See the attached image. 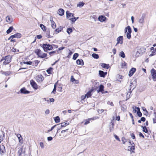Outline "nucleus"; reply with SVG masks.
Returning <instances> with one entry per match:
<instances>
[{
    "label": "nucleus",
    "mask_w": 156,
    "mask_h": 156,
    "mask_svg": "<svg viewBox=\"0 0 156 156\" xmlns=\"http://www.w3.org/2000/svg\"><path fill=\"white\" fill-rule=\"evenodd\" d=\"M6 150L4 145L0 146V156H4L6 154Z\"/></svg>",
    "instance_id": "obj_3"
},
{
    "label": "nucleus",
    "mask_w": 156,
    "mask_h": 156,
    "mask_svg": "<svg viewBox=\"0 0 156 156\" xmlns=\"http://www.w3.org/2000/svg\"><path fill=\"white\" fill-rule=\"evenodd\" d=\"M20 91L21 93L25 94H28L30 92V91L27 90L25 87L21 88Z\"/></svg>",
    "instance_id": "obj_12"
},
{
    "label": "nucleus",
    "mask_w": 156,
    "mask_h": 156,
    "mask_svg": "<svg viewBox=\"0 0 156 156\" xmlns=\"http://www.w3.org/2000/svg\"><path fill=\"white\" fill-rule=\"evenodd\" d=\"M130 87L129 89V92L130 94L132 92V91L131 90H132L133 89H134L135 88V86L133 84V82H131L130 83Z\"/></svg>",
    "instance_id": "obj_17"
},
{
    "label": "nucleus",
    "mask_w": 156,
    "mask_h": 156,
    "mask_svg": "<svg viewBox=\"0 0 156 156\" xmlns=\"http://www.w3.org/2000/svg\"><path fill=\"white\" fill-rule=\"evenodd\" d=\"M79 54L77 53H75L73 56V59L74 60H76L77 58L78 57Z\"/></svg>",
    "instance_id": "obj_35"
},
{
    "label": "nucleus",
    "mask_w": 156,
    "mask_h": 156,
    "mask_svg": "<svg viewBox=\"0 0 156 156\" xmlns=\"http://www.w3.org/2000/svg\"><path fill=\"white\" fill-rule=\"evenodd\" d=\"M119 55L120 56L123 58H125V53L122 51L121 52H120L119 54Z\"/></svg>",
    "instance_id": "obj_28"
},
{
    "label": "nucleus",
    "mask_w": 156,
    "mask_h": 156,
    "mask_svg": "<svg viewBox=\"0 0 156 156\" xmlns=\"http://www.w3.org/2000/svg\"><path fill=\"white\" fill-rule=\"evenodd\" d=\"M136 108L137 110V115L139 117H141L142 115V114L140 111V108L139 107H136Z\"/></svg>",
    "instance_id": "obj_23"
},
{
    "label": "nucleus",
    "mask_w": 156,
    "mask_h": 156,
    "mask_svg": "<svg viewBox=\"0 0 156 156\" xmlns=\"http://www.w3.org/2000/svg\"><path fill=\"white\" fill-rule=\"evenodd\" d=\"M24 148L23 146H19L16 147L18 150L17 152V155H20L22 154H23L24 151Z\"/></svg>",
    "instance_id": "obj_4"
},
{
    "label": "nucleus",
    "mask_w": 156,
    "mask_h": 156,
    "mask_svg": "<svg viewBox=\"0 0 156 156\" xmlns=\"http://www.w3.org/2000/svg\"><path fill=\"white\" fill-rule=\"evenodd\" d=\"M72 32L73 30L72 28H69L67 29V32L68 34H71V33Z\"/></svg>",
    "instance_id": "obj_31"
},
{
    "label": "nucleus",
    "mask_w": 156,
    "mask_h": 156,
    "mask_svg": "<svg viewBox=\"0 0 156 156\" xmlns=\"http://www.w3.org/2000/svg\"><path fill=\"white\" fill-rule=\"evenodd\" d=\"M106 18L103 16H100L98 17V19L101 22H103L105 21Z\"/></svg>",
    "instance_id": "obj_18"
},
{
    "label": "nucleus",
    "mask_w": 156,
    "mask_h": 156,
    "mask_svg": "<svg viewBox=\"0 0 156 156\" xmlns=\"http://www.w3.org/2000/svg\"><path fill=\"white\" fill-rule=\"evenodd\" d=\"M122 142L123 144H125V142H126V140L124 137H122Z\"/></svg>",
    "instance_id": "obj_49"
},
{
    "label": "nucleus",
    "mask_w": 156,
    "mask_h": 156,
    "mask_svg": "<svg viewBox=\"0 0 156 156\" xmlns=\"http://www.w3.org/2000/svg\"><path fill=\"white\" fill-rule=\"evenodd\" d=\"M6 21L8 23H10L13 21L12 19L9 16H7L6 17Z\"/></svg>",
    "instance_id": "obj_15"
},
{
    "label": "nucleus",
    "mask_w": 156,
    "mask_h": 156,
    "mask_svg": "<svg viewBox=\"0 0 156 156\" xmlns=\"http://www.w3.org/2000/svg\"><path fill=\"white\" fill-rule=\"evenodd\" d=\"M104 87L102 85H101L99 87V91L102 92L104 90Z\"/></svg>",
    "instance_id": "obj_32"
},
{
    "label": "nucleus",
    "mask_w": 156,
    "mask_h": 156,
    "mask_svg": "<svg viewBox=\"0 0 156 156\" xmlns=\"http://www.w3.org/2000/svg\"><path fill=\"white\" fill-rule=\"evenodd\" d=\"M47 139L48 141H50L52 140L53 139V138L51 136H49L48 137Z\"/></svg>",
    "instance_id": "obj_57"
},
{
    "label": "nucleus",
    "mask_w": 156,
    "mask_h": 156,
    "mask_svg": "<svg viewBox=\"0 0 156 156\" xmlns=\"http://www.w3.org/2000/svg\"><path fill=\"white\" fill-rule=\"evenodd\" d=\"M92 120V118L88 119H86V122L84 123L85 125H87L90 123V121Z\"/></svg>",
    "instance_id": "obj_37"
},
{
    "label": "nucleus",
    "mask_w": 156,
    "mask_h": 156,
    "mask_svg": "<svg viewBox=\"0 0 156 156\" xmlns=\"http://www.w3.org/2000/svg\"><path fill=\"white\" fill-rule=\"evenodd\" d=\"M30 84L35 89H37L38 88V86L36 83L33 80L30 81Z\"/></svg>",
    "instance_id": "obj_8"
},
{
    "label": "nucleus",
    "mask_w": 156,
    "mask_h": 156,
    "mask_svg": "<svg viewBox=\"0 0 156 156\" xmlns=\"http://www.w3.org/2000/svg\"><path fill=\"white\" fill-rule=\"evenodd\" d=\"M84 5V3L83 2H80L77 5V7H83Z\"/></svg>",
    "instance_id": "obj_33"
},
{
    "label": "nucleus",
    "mask_w": 156,
    "mask_h": 156,
    "mask_svg": "<svg viewBox=\"0 0 156 156\" xmlns=\"http://www.w3.org/2000/svg\"><path fill=\"white\" fill-rule=\"evenodd\" d=\"M18 156H28L27 152V150L26 148H24V151L23 154H22L20 155H18Z\"/></svg>",
    "instance_id": "obj_21"
},
{
    "label": "nucleus",
    "mask_w": 156,
    "mask_h": 156,
    "mask_svg": "<svg viewBox=\"0 0 156 156\" xmlns=\"http://www.w3.org/2000/svg\"><path fill=\"white\" fill-rule=\"evenodd\" d=\"M101 66L103 68L108 69L109 67V65L105 63H101Z\"/></svg>",
    "instance_id": "obj_22"
},
{
    "label": "nucleus",
    "mask_w": 156,
    "mask_h": 156,
    "mask_svg": "<svg viewBox=\"0 0 156 156\" xmlns=\"http://www.w3.org/2000/svg\"><path fill=\"white\" fill-rule=\"evenodd\" d=\"M142 109L143 111H144V112H145V114H147L148 113L146 109L144 107H142Z\"/></svg>",
    "instance_id": "obj_54"
},
{
    "label": "nucleus",
    "mask_w": 156,
    "mask_h": 156,
    "mask_svg": "<svg viewBox=\"0 0 156 156\" xmlns=\"http://www.w3.org/2000/svg\"><path fill=\"white\" fill-rule=\"evenodd\" d=\"M142 127L143 128V132H144L145 133H147L148 132V130L145 126H142Z\"/></svg>",
    "instance_id": "obj_41"
},
{
    "label": "nucleus",
    "mask_w": 156,
    "mask_h": 156,
    "mask_svg": "<svg viewBox=\"0 0 156 156\" xmlns=\"http://www.w3.org/2000/svg\"><path fill=\"white\" fill-rule=\"evenodd\" d=\"M50 101L49 100H47V102L48 103H49L50 102H53L54 101V99L53 98L49 99Z\"/></svg>",
    "instance_id": "obj_46"
},
{
    "label": "nucleus",
    "mask_w": 156,
    "mask_h": 156,
    "mask_svg": "<svg viewBox=\"0 0 156 156\" xmlns=\"http://www.w3.org/2000/svg\"><path fill=\"white\" fill-rule=\"evenodd\" d=\"M114 137H115V138L117 140L119 141H120V140L119 138V137L117 136L116 135H114Z\"/></svg>",
    "instance_id": "obj_55"
},
{
    "label": "nucleus",
    "mask_w": 156,
    "mask_h": 156,
    "mask_svg": "<svg viewBox=\"0 0 156 156\" xmlns=\"http://www.w3.org/2000/svg\"><path fill=\"white\" fill-rule=\"evenodd\" d=\"M151 52H152L155 55H156V48H155L154 49V50L152 51Z\"/></svg>",
    "instance_id": "obj_63"
},
{
    "label": "nucleus",
    "mask_w": 156,
    "mask_h": 156,
    "mask_svg": "<svg viewBox=\"0 0 156 156\" xmlns=\"http://www.w3.org/2000/svg\"><path fill=\"white\" fill-rule=\"evenodd\" d=\"M40 145L41 146V148L43 149L44 148V144L42 142H41L40 143Z\"/></svg>",
    "instance_id": "obj_50"
},
{
    "label": "nucleus",
    "mask_w": 156,
    "mask_h": 156,
    "mask_svg": "<svg viewBox=\"0 0 156 156\" xmlns=\"http://www.w3.org/2000/svg\"><path fill=\"white\" fill-rule=\"evenodd\" d=\"M50 113V111L49 109H47L45 112V114L46 115Z\"/></svg>",
    "instance_id": "obj_62"
},
{
    "label": "nucleus",
    "mask_w": 156,
    "mask_h": 156,
    "mask_svg": "<svg viewBox=\"0 0 156 156\" xmlns=\"http://www.w3.org/2000/svg\"><path fill=\"white\" fill-rule=\"evenodd\" d=\"M61 31L58 28L56 29L54 31V33H55L56 34H57L59 33Z\"/></svg>",
    "instance_id": "obj_47"
},
{
    "label": "nucleus",
    "mask_w": 156,
    "mask_h": 156,
    "mask_svg": "<svg viewBox=\"0 0 156 156\" xmlns=\"http://www.w3.org/2000/svg\"><path fill=\"white\" fill-rule=\"evenodd\" d=\"M36 79L38 82L42 81L44 80V78L41 75H39L36 76Z\"/></svg>",
    "instance_id": "obj_11"
},
{
    "label": "nucleus",
    "mask_w": 156,
    "mask_h": 156,
    "mask_svg": "<svg viewBox=\"0 0 156 156\" xmlns=\"http://www.w3.org/2000/svg\"><path fill=\"white\" fill-rule=\"evenodd\" d=\"M53 68L51 67L49 68L47 70V72L48 74H51V72L52 71Z\"/></svg>",
    "instance_id": "obj_36"
},
{
    "label": "nucleus",
    "mask_w": 156,
    "mask_h": 156,
    "mask_svg": "<svg viewBox=\"0 0 156 156\" xmlns=\"http://www.w3.org/2000/svg\"><path fill=\"white\" fill-rule=\"evenodd\" d=\"M145 16V15L144 14H143L142 15L141 17L139 20V23L140 24H143L144 23V18Z\"/></svg>",
    "instance_id": "obj_9"
},
{
    "label": "nucleus",
    "mask_w": 156,
    "mask_h": 156,
    "mask_svg": "<svg viewBox=\"0 0 156 156\" xmlns=\"http://www.w3.org/2000/svg\"><path fill=\"white\" fill-rule=\"evenodd\" d=\"M4 134L5 133L3 131L0 130V138H3L4 136Z\"/></svg>",
    "instance_id": "obj_39"
},
{
    "label": "nucleus",
    "mask_w": 156,
    "mask_h": 156,
    "mask_svg": "<svg viewBox=\"0 0 156 156\" xmlns=\"http://www.w3.org/2000/svg\"><path fill=\"white\" fill-rule=\"evenodd\" d=\"M133 146L128 147V150L131 151L132 152H134V151L135 150L134 144L133 143Z\"/></svg>",
    "instance_id": "obj_16"
},
{
    "label": "nucleus",
    "mask_w": 156,
    "mask_h": 156,
    "mask_svg": "<svg viewBox=\"0 0 156 156\" xmlns=\"http://www.w3.org/2000/svg\"><path fill=\"white\" fill-rule=\"evenodd\" d=\"M123 36H120L118 37L117 39V43L116 44V45L117 44L120 43L122 44L123 43Z\"/></svg>",
    "instance_id": "obj_10"
},
{
    "label": "nucleus",
    "mask_w": 156,
    "mask_h": 156,
    "mask_svg": "<svg viewBox=\"0 0 156 156\" xmlns=\"http://www.w3.org/2000/svg\"><path fill=\"white\" fill-rule=\"evenodd\" d=\"M58 13L60 16H62L64 15V10L62 9H60L58 10Z\"/></svg>",
    "instance_id": "obj_20"
},
{
    "label": "nucleus",
    "mask_w": 156,
    "mask_h": 156,
    "mask_svg": "<svg viewBox=\"0 0 156 156\" xmlns=\"http://www.w3.org/2000/svg\"><path fill=\"white\" fill-rule=\"evenodd\" d=\"M15 34V35L16 37L17 38H20L21 36V34L19 33Z\"/></svg>",
    "instance_id": "obj_45"
},
{
    "label": "nucleus",
    "mask_w": 156,
    "mask_h": 156,
    "mask_svg": "<svg viewBox=\"0 0 156 156\" xmlns=\"http://www.w3.org/2000/svg\"><path fill=\"white\" fill-rule=\"evenodd\" d=\"M107 72H105L102 71L100 70L99 71V75L101 77H104L105 76V75L107 74Z\"/></svg>",
    "instance_id": "obj_14"
},
{
    "label": "nucleus",
    "mask_w": 156,
    "mask_h": 156,
    "mask_svg": "<svg viewBox=\"0 0 156 156\" xmlns=\"http://www.w3.org/2000/svg\"><path fill=\"white\" fill-rule=\"evenodd\" d=\"M11 57L9 55L5 57V61L4 62L3 64L4 65H7L10 63L11 61Z\"/></svg>",
    "instance_id": "obj_5"
},
{
    "label": "nucleus",
    "mask_w": 156,
    "mask_h": 156,
    "mask_svg": "<svg viewBox=\"0 0 156 156\" xmlns=\"http://www.w3.org/2000/svg\"><path fill=\"white\" fill-rule=\"evenodd\" d=\"M121 108L122 110L124 111L126 109V107L124 105H122L121 106Z\"/></svg>",
    "instance_id": "obj_40"
},
{
    "label": "nucleus",
    "mask_w": 156,
    "mask_h": 156,
    "mask_svg": "<svg viewBox=\"0 0 156 156\" xmlns=\"http://www.w3.org/2000/svg\"><path fill=\"white\" fill-rule=\"evenodd\" d=\"M136 69L135 68H132L129 71V76H131L135 72Z\"/></svg>",
    "instance_id": "obj_13"
},
{
    "label": "nucleus",
    "mask_w": 156,
    "mask_h": 156,
    "mask_svg": "<svg viewBox=\"0 0 156 156\" xmlns=\"http://www.w3.org/2000/svg\"><path fill=\"white\" fill-rule=\"evenodd\" d=\"M60 126V124H57V125H55L54 126H52L51 129H51V130H53V129L55 128V126Z\"/></svg>",
    "instance_id": "obj_53"
},
{
    "label": "nucleus",
    "mask_w": 156,
    "mask_h": 156,
    "mask_svg": "<svg viewBox=\"0 0 156 156\" xmlns=\"http://www.w3.org/2000/svg\"><path fill=\"white\" fill-rule=\"evenodd\" d=\"M34 52L39 57L41 58H45L47 56L46 54L43 53L40 49H35Z\"/></svg>",
    "instance_id": "obj_1"
},
{
    "label": "nucleus",
    "mask_w": 156,
    "mask_h": 156,
    "mask_svg": "<svg viewBox=\"0 0 156 156\" xmlns=\"http://www.w3.org/2000/svg\"><path fill=\"white\" fill-rule=\"evenodd\" d=\"M50 21H51V26L54 29H55L56 27V25L55 23L53 20L52 19L51 20H50Z\"/></svg>",
    "instance_id": "obj_25"
},
{
    "label": "nucleus",
    "mask_w": 156,
    "mask_h": 156,
    "mask_svg": "<svg viewBox=\"0 0 156 156\" xmlns=\"http://www.w3.org/2000/svg\"><path fill=\"white\" fill-rule=\"evenodd\" d=\"M66 17L67 18H69V17L72 16V17H74V14L73 13H70L69 11H67L66 12Z\"/></svg>",
    "instance_id": "obj_19"
},
{
    "label": "nucleus",
    "mask_w": 156,
    "mask_h": 156,
    "mask_svg": "<svg viewBox=\"0 0 156 156\" xmlns=\"http://www.w3.org/2000/svg\"><path fill=\"white\" fill-rule=\"evenodd\" d=\"M92 56L95 59H98L99 58L98 55L96 53H93L92 54Z\"/></svg>",
    "instance_id": "obj_30"
},
{
    "label": "nucleus",
    "mask_w": 156,
    "mask_h": 156,
    "mask_svg": "<svg viewBox=\"0 0 156 156\" xmlns=\"http://www.w3.org/2000/svg\"><path fill=\"white\" fill-rule=\"evenodd\" d=\"M126 65V63L125 62H122L121 66L122 67H124Z\"/></svg>",
    "instance_id": "obj_48"
},
{
    "label": "nucleus",
    "mask_w": 156,
    "mask_h": 156,
    "mask_svg": "<svg viewBox=\"0 0 156 156\" xmlns=\"http://www.w3.org/2000/svg\"><path fill=\"white\" fill-rule=\"evenodd\" d=\"M23 63L25 64L31 65L32 64V62L30 61L28 62H23Z\"/></svg>",
    "instance_id": "obj_44"
},
{
    "label": "nucleus",
    "mask_w": 156,
    "mask_h": 156,
    "mask_svg": "<svg viewBox=\"0 0 156 156\" xmlns=\"http://www.w3.org/2000/svg\"><path fill=\"white\" fill-rule=\"evenodd\" d=\"M76 80L73 78V76H72L71 78V81L72 82L75 81Z\"/></svg>",
    "instance_id": "obj_58"
},
{
    "label": "nucleus",
    "mask_w": 156,
    "mask_h": 156,
    "mask_svg": "<svg viewBox=\"0 0 156 156\" xmlns=\"http://www.w3.org/2000/svg\"><path fill=\"white\" fill-rule=\"evenodd\" d=\"M10 72H2V74H4L5 76H8L10 74Z\"/></svg>",
    "instance_id": "obj_43"
},
{
    "label": "nucleus",
    "mask_w": 156,
    "mask_h": 156,
    "mask_svg": "<svg viewBox=\"0 0 156 156\" xmlns=\"http://www.w3.org/2000/svg\"><path fill=\"white\" fill-rule=\"evenodd\" d=\"M19 142H20V143L21 144L23 143V139L22 137L21 138H20L19 139Z\"/></svg>",
    "instance_id": "obj_51"
},
{
    "label": "nucleus",
    "mask_w": 156,
    "mask_h": 156,
    "mask_svg": "<svg viewBox=\"0 0 156 156\" xmlns=\"http://www.w3.org/2000/svg\"><path fill=\"white\" fill-rule=\"evenodd\" d=\"M151 73L153 80L156 81V70L152 69L151 70Z\"/></svg>",
    "instance_id": "obj_6"
},
{
    "label": "nucleus",
    "mask_w": 156,
    "mask_h": 156,
    "mask_svg": "<svg viewBox=\"0 0 156 156\" xmlns=\"http://www.w3.org/2000/svg\"><path fill=\"white\" fill-rule=\"evenodd\" d=\"M55 121L56 123H59L60 122V118L58 116H57L54 118Z\"/></svg>",
    "instance_id": "obj_27"
},
{
    "label": "nucleus",
    "mask_w": 156,
    "mask_h": 156,
    "mask_svg": "<svg viewBox=\"0 0 156 156\" xmlns=\"http://www.w3.org/2000/svg\"><path fill=\"white\" fill-rule=\"evenodd\" d=\"M153 122L154 123H156V118L155 117L153 119Z\"/></svg>",
    "instance_id": "obj_64"
},
{
    "label": "nucleus",
    "mask_w": 156,
    "mask_h": 156,
    "mask_svg": "<svg viewBox=\"0 0 156 156\" xmlns=\"http://www.w3.org/2000/svg\"><path fill=\"white\" fill-rule=\"evenodd\" d=\"M13 29V28L12 26L10 27L7 30L6 33L7 34H9L12 31Z\"/></svg>",
    "instance_id": "obj_29"
},
{
    "label": "nucleus",
    "mask_w": 156,
    "mask_h": 156,
    "mask_svg": "<svg viewBox=\"0 0 156 156\" xmlns=\"http://www.w3.org/2000/svg\"><path fill=\"white\" fill-rule=\"evenodd\" d=\"M40 27L41 28V29L44 31L45 30H46V27L43 25L42 24H41L40 25Z\"/></svg>",
    "instance_id": "obj_38"
},
{
    "label": "nucleus",
    "mask_w": 156,
    "mask_h": 156,
    "mask_svg": "<svg viewBox=\"0 0 156 156\" xmlns=\"http://www.w3.org/2000/svg\"><path fill=\"white\" fill-rule=\"evenodd\" d=\"M69 20H71L73 22H75L76 21L75 17L70 18Z\"/></svg>",
    "instance_id": "obj_52"
},
{
    "label": "nucleus",
    "mask_w": 156,
    "mask_h": 156,
    "mask_svg": "<svg viewBox=\"0 0 156 156\" xmlns=\"http://www.w3.org/2000/svg\"><path fill=\"white\" fill-rule=\"evenodd\" d=\"M86 97L85 96V95L84 96L83 95V96H81V100H84V99L86 98Z\"/></svg>",
    "instance_id": "obj_60"
},
{
    "label": "nucleus",
    "mask_w": 156,
    "mask_h": 156,
    "mask_svg": "<svg viewBox=\"0 0 156 156\" xmlns=\"http://www.w3.org/2000/svg\"><path fill=\"white\" fill-rule=\"evenodd\" d=\"M128 31L126 34V37L128 39H130L131 38V33L132 32V30L130 27H128Z\"/></svg>",
    "instance_id": "obj_7"
},
{
    "label": "nucleus",
    "mask_w": 156,
    "mask_h": 156,
    "mask_svg": "<svg viewBox=\"0 0 156 156\" xmlns=\"http://www.w3.org/2000/svg\"><path fill=\"white\" fill-rule=\"evenodd\" d=\"M145 120H146L145 118L144 117H142L140 119V121H142L144 122L145 121Z\"/></svg>",
    "instance_id": "obj_61"
},
{
    "label": "nucleus",
    "mask_w": 156,
    "mask_h": 156,
    "mask_svg": "<svg viewBox=\"0 0 156 156\" xmlns=\"http://www.w3.org/2000/svg\"><path fill=\"white\" fill-rule=\"evenodd\" d=\"M69 124V123H67V122H65L64 123V122L62 123H61V127H65V126H66L68 125Z\"/></svg>",
    "instance_id": "obj_34"
},
{
    "label": "nucleus",
    "mask_w": 156,
    "mask_h": 156,
    "mask_svg": "<svg viewBox=\"0 0 156 156\" xmlns=\"http://www.w3.org/2000/svg\"><path fill=\"white\" fill-rule=\"evenodd\" d=\"M92 90L89 91L85 95L87 98L90 97L91 95V93L92 91Z\"/></svg>",
    "instance_id": "obj_26"
},
{
    "label": "nucleus",
    "mask_w": 156,
    "mask_h": 156,
    "mask_svg": "<svg viewBox=\"0 0 156 156\" xmlns=\"http://www.w3.org/2000/svg\"><path fill=\"white\" fill-rule=\"evenodd\" d=\"M131 137L133 138V139H135V136L134 133H132L131 134Z\"/></svg>",
    "instance_id": "obj_56"
},
{
    "label": "nucleus",
    "mask_w": 156,
    "mask_h": 156,
    "mask_svg": "<svg viewBox=\"0 0 156 156\" xmlns=\"http://www.w3.org/2000/svg\"><path fill=\"white\" fill-rule=\"evenodd\" d=\"M58 53V51H51L49 52V54L50 55H51L53 54H57Z\"/></svg>",
    "instance_id": "obj_42"
},
{
    "label": "nucleus",
    "mask_w": 156,
    "mask_h": 156,
    "mask_svg": "<svg viewBox=\"0 0 156 156\" xmlns=\"http://www.w3.org/2000/svg\"><path fill=\"white\" fill-rule=\"evenodd\" d=\"M41 47L45 52H47L48 50H52L53 48L52 45L49 44H43Z\"/></svg>",
    "instance_id": "obj_2"
},
{
    "label": "nucleus",
    "mask_w": 156,
    "mask_h": 156,
    "mask_svg": "<svg viewBox=\"0 0 156 156\" xmlns=\"http://www.w3.org/2000/svg\"><path fill=\"white\" fill-rule=\"evenodd\" d=\"M83 60L82 59L80 60L79 59H78L76 61V63L78 65H83Z\"/></svg>",
    "instance_id": "obj_24"
},
{
    "label": "nucleus",
    "mask_w": 156,
    "mask_h": 156,
    "mask_svg": "<svg viewBox=\"0 0 156 156\" xmlns=\"http://www.w3.org/2000/svg\"><path fill=\"white\" fill-rule=\"evenodd\" d=\"M128 27H130L129 26H128L127 27H126L125 28V33L127 32V30L128 31Z\"/></svg>",
    "instance_id": "obj_59"
}]
</instances>
